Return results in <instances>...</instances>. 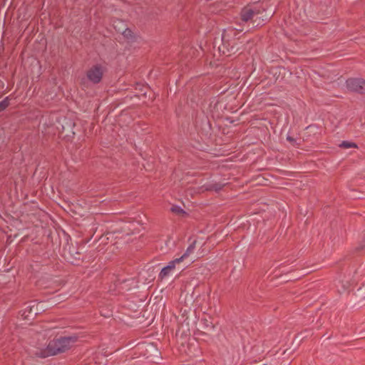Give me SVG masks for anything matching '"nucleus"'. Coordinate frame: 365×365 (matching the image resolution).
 I'll list each match as a JSON object with an SVG mask.
<instances>
[{"mask_svg":"<svg viewBox=\"0 0 365 365\" xmlns=\"http://www.w3.org/2000/svg\"><path fill=\"white\" fill-rule=\"evenodd\" d=\"M78 339L76 335L56 336L49 341L46 347L41 349L37 355L40 358L45 359L64 353L77 342Z\"/></svg>","mask_w":365,"mask_h":365,"instance_id":"nucleus-1","label":"nucleus"},{"mask_svg":"<svg viewBox=\"0 0 365 365\" xmlns=\"http://www.w3.org/2000/svg\"><path fill=\"white\" fill-rule=\"evenodd\" d=\"M107 71V67L102 63H95L92 65L86 72V81L89 83L97 85L100 83L104 73Z\"/></svg>","mask_w":365,"mask_h":365,"instance_id":"nucleus-2","label":"nucleus"},{"mask_svg":"<svg viewBox=\"0 0 365 365\" xmlns=\"http://www.w3.org/2000/svg\"><path fill=\"white\" fill-rule=\"evenodd\" d=\"M345 87L349 93L365 97V78L361 77L348 78L345 81Z\"/></svg>","mask_w":365,"mask_h":365,"instance_id":"nucleus-3","label":"nucleus"},{"mask_svg":"<svg viewBox=\"0 0 365 365\" xmlns=\"http://www.w3.org/2000/svg\"><path fill=\"white\" fill-rule=\"evenodd\" d=\"M238 31L233 28L225 29L222 34V45L228 51H232L234 48L235 40L237 38Z\"/></svg>","mask_w":365,"mask_h":365,"instance_id":"nucleus-4","label":"nucleus"},{"mask_svg":"<svg viewBox=\"0 0 365 365\" xmlns=\"http://www.w3.org/2000/svg\"><path fill=\"white\" fill-rule=\"evenodd\" d=\"M180 262H181L178 258L169 262L168 265L163 267L161 271L158 274V279L163 280L164 279L167 278L170 275L173 274V273L175 269L176 264H179Z\"/></svg>","mask_w":365,"mask_h":365,"instance_id":"nucleus-5","label":"nucleus"},{"mask_svg":"<svg viewBox=\"0 0 365 365\" xmlns=\"http://www.w3.org/2000/svg\"><path fill=\"white\" fill-rule=\"evenodd\" d=\"M200 129L202 132L205 133L206 135L210 134L212 131V125L207 116L203 115L202 118Z\"/></svg>","mask_w":365,"mask_h":365,"instance_id":"nucleus-6","label":"nucleus"},{"mask_svg":"<svg viewBox=\"0 0 365 365\" xmlns=\"http://www.w3.org/2000/svg\"><path fill=\"white\" fill-rule=\"evenodd\" d=\"M255 14V12L252 9L244 8L240 13L241 19L245 22H247L253 18Z\"/></svg>","mask_w":365,"mask_h":365,"instance_id":"nucleus-7","label":"nucleus"},{"mask_svg":"<svg viewBox=\"0 0 365 365\" xmlns=\"http://www.w3.org/2000/svg\"><path fill=\"white\" fill-rule=\"evenodd\" d=\"M122 34L126 40L131 43L137 41L138 36L129 28H126Z\"/></svg>","mask_w":365,"mask_h":365,"instance_id":"nucleus-8","label":"nucleus"},{"mask_svg":"<svg viewBox=\"0 0 365 365\" xmlns=\"http://www.w3.org/2000/svg\"><path fill=\"white\" fill-rule=\"evenodd\" d=\"M36 306L35 302H31V304L27 306L24 310L20 311L21 317L24 319H30L31 314L33 312V309Z\"/></svg>","mask_w":365,"mask_h":365,"instance_id":"nucleus-9","label":"nucleus"},{"mask_svg":"<svg viewBox=\"0 0 365 365\" xmlns=\"http://www.w3.org/2000/svg\"><path fill=\"white\" fill-rule=\"evenodd\" d=\"M195 245L196 241L195 240L187 247L183 255L178 259H180V262H182L185 259L188 257L190 254L194 252V250H195Z\"/></svg>","mask_w":365,"mask_h":365,"instance_id":"nucleus-10","label":"nucleus"},{"mask_svg":"<svg viewBox=\"0 0 365 365\" xmlns=\"http://www.w3.org/2000/svg\"><path fill=\"white\" fill-rule=\"evenodd\" d=\"M224 187V184L221 182H215L205 185V190L207 191H220Z\"/></svg>","mask_w":365,"mask_h":365,"instance_id":"nucleus-11","label":"nucleus"},{"mask_svg":"<svg viewBox=\"0 0 365 365\" xmlns=\"http://www.w3.org/2000/svg\"><path fill=\"white\" fill-rule=\"evenodd\" d=\"M339 147L344 149L358 148V145L356 143L347 140L341 141V143L339 145Z\"/></svg>","mask_w":365,"mask_h":365,"instance_id":"nucleus-12","label":"nucleus"},{"mask_svg":"<svg viewBox=\"0 0 365 365\" xmlns=\"http://www.w3.org/2000/svg\"><path fill=\"white\" fill-rule=\"evenodd\" d=\"M10 105V98L6 96L0 101V113L5 110Z\"/></svg>","mask_w":365,"mask_h":365,"instance_id":"nucleus-13","label":"nucleus"},{"mask_svg":"<svg viewBox=\"0 0 365 365\" xmlns=\"http://www.w3.org/2000/svg\"><path fill=\"white\" fill-rule=\"evenodd\" d=\"M171 211L177 215L186 214L185 211L179 205L172 206Z\"/></svg>","mask_w":365,"mask_h":365,"instance_id":"nucleus-14","label":"nucleus"},{"mask_svg":"<svg viewBox=\"0 0 365 365\" xmlns=\"http://www.w3.org/2000/svg\"><path fill=\"white\" fill-rule=\"evenodd\" d=\"M286 139H287V140L288 142H289V143L292 144V146H294V147H298V146L299 145V143H298L297 142V140H296L294 137H292V136H290V135H288L287 136Z\"/></svg>","mask_w":365,"mask_h":365,"instance_id":"nucleus-15","label":"nucleus"},{"mask_svg":"<svg viewBox=\"0 0 365 365\" xmlns=\"http://www.w3.org/2000/svg\"><path fill=\"white\" fill-rule=\"evenodd\" d=\"M201 322L203 324V327L205 329H212L214 328L212 322H209L207 319H202Z\"/></svg>","mask_w":365,"mask_h":365,"instance_id":"nucleus-16","label":"nucleus"},{"mask_svg":"<svg viewBox=\"0 0 365 365\" xmlns=\"http://www.w3.org/2000/svg\"><path fill=\"white\" fill-rule=\"evenodd\" d=\"M81 84L82 86H86V81L85 79H82V80H81Z\"/></svg>","mask_w":365,"mask_h":365,"instance_id":"nucleus-17","label":"nucleus"},{"mask_svg":"<svg viewBox=\"0 0 365 365\" xmlns=\"http://www.w3.org/2000/svg\"><path fill=\"white\" fill-rule=\"evenodd\" d=\"M198 123H199V121H198V120H197V121H196V127H197V128L199 126V124H198Z\"/></svg>","mask_w":365,"mask_h":365,"instance_id":"nucleus-18","label":"nucleus"},{"mask_svg":"<svg viewBox=\"0 0 365 365\" xmlns=\"http://www.w3.org/2000/svg\"><path fill=\"white\" fill-rule=\"evenodd\" d=\"M76 254L78 255H80V253L78 252H76Z\"/></svg>","mask_w":365,"mask_h":365,"instance_id":"nucleus-19","label":"nucleus"},{"mask_svg":"<svg viewBox=\"0 0 365 365\" xmlns=\"http://www.w3.org/2000/svg\"><path fill=\"white\" fill-rule=\"evenodd\" d=\"M38 313L37 312H35L34 316L35 317Z\"/></svg>","mask_w":365,"mask_h":365,"instance_id":"nucleus-20","label":"nucleus"},{"mask_svg":"<svg viewBox=\"0 0 365 365\" xmlns=\"http://www.w3.org/2000/svg\"><path fill=\"white\" fill-rule=\"evenodd\" d=\"M364 235L365 236V232L364 233Z\"/></svg>","mask_w":365,"mask_h":365,"instance_id":"nucleus-21","label":"nucleus"}]
</instances>
